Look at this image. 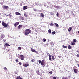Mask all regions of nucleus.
Here are the masks:
<instances>
[{
	"instance_id": "nucleus-11",
	"label": "nucleus",
	"mask_w": 79,
	"mask_h": 79,
	"mask_svg": "<svg viewBox=\"0 0 79 79\" xmlns=\"http://www.w3.org/2000/svg\"><path fill=\"white\" fill-rule=\"evenodd\" d=\"M68 49H71V48H72V46H71L70 45H69L68 47Z\"/></svg>"
},
{
	"instance_id": "nucleus-49",
	"label": "nucleus",
	"mask_w": 79,
	"mask_h": 79,
	"mask_svg": "<svg viewBox=\"0 0 79 79\" xmlns=\"http://www.w3.org/2000/svg\"><path fill=\"white\" fill-rule=\"evenodd\" d=\"M49 60L50 61H51L52 60V58H49Z\"/></svg>"
},
{
	"instance_id": "nucleus-57",
	"label": "nucleus",
	"mask_w": 79,
	"mask_h": 79,
	"mask_svg": "<svg viewBox=\"0 0 79 79\" xmlns=\"http://www.w3.org/2000/svg\"><path fill=\"white\" fill-rule=\"evenodd\" d=\"M1 4L2 5V3H1Z\"/></svg>"
},
{
	"instance_id": "nucleus-26",
	"label": "nucleus",
	"mask_w": 79,
	"mask_h": 79,
	"mask_svg": "<svg viewBox=\"0 0 79 79\" xmlns=\"http://www.w3.org/2000/svg\"><path fill=\"white\" fill-rule=\"evenodd\" d=\"M62 79H68L67 77H62Z\"/></svg>"
},
{
	"instance_id": "nucleus-48",
	"label": "nucleus",
	"mask_w": 79,
	"mask_h": 79,
	"mask_svg": "<svg viewBox=\"0 0 79 79\" xmlns=\"http://www.w3.org/2000/svg\"><path fill=\"white\" fill-rule=\"evenodd\" d=\"M15 74H17V72H16V71L15 72Z\"/></svg>"
},
{
	"instance_id": "nucleus-12",
	"label": "nucleus",
	"mask_w": 79,
	"mask_h": 79,
	"mask_svg": "<svg viewBox=\"0 0 79 79\" xmlns=\"http://www.w3.org/2000/svg\"><path fill=\"white\" fill-rule=\"evenodd\" d=\"M27 9V6H23V10H26V9Z\"/></svg>"
},
{
	"instance_id": "nucleus-50",
	"label": "nucleus",
	"mask_w": 79,
	"mask_h": 79,
	"mask_svg": "<svg viewBox=\"0 0 79 79\" xmlns=\"http://www.w3.org/2000/svg\"><path fill=\"white\" fill-rule=\"evenodd\" d=\"M2 39H3L4 38V37L3 36H2V37H1Z\"/></svg>"
},
{
	"instance_id": "nucleus-4",
	"label": "nucleus",
	"mask_w": 79,
	"mask_h": 79,
	"mask_svg": "<svg viewBox=\"0 0 79 79\" xmlns=\"http://www.w3.org/2000/svg\"><path fill=\"white\" fill-rule=\"evenodd\" d=\"M3 9H8L9 8V7L7 6L4 5L2 7Z\"/></svg>"
},
{
	"instance_id": "nucleus-3",
	"label": "nucleus",
	"mask_w": 79,
	"mask_h": 79,
	"mask_svg": "<svg viewBox=\"0 0 79 79\" xmlns=\"http://www.w3.org/2000/svg\"><path fill=\"white\" fill-rule=\"evenodd\" d=\"M20 57L21 58V60H24V56L23 55H20Z\"/></svg>"
},
{
	"instance_id": "nucleus-41",
	"label": "nucleus",
	"mask_w": 79,
	"mask_h": 79,
	"mask_svg": "<svg viewBox=\"0 0 79 79\" xmlns=\"http://www.w3.org/2000/svg\"><path fill=\"white\" fill-rule=\"evenodd\" d=\"M71 13H72V15H73V16L74 15V13L73 12H71Z\"/></svg>"
},
{
	"instance_id": "nucleus-16",
	"label": "nucleus",
	"mask_w": 79,
	"mask_h": 79,
	"mask_svg": "<svg viewBox=\"0 0 79 79\" xmlns=\"http://www.w3.org/2000/svg\"><path fill=\"white\" fill-rule=\"evenodd\" d=\"M71 45H75V43L73 42H71L70 43Z\"/></svg>"
},
{
	"instance_id": "nucleus-8",
	"label": "nucleus",
	"mask_w": 79,
	"mask_h": 79,
	"mask_svg": "<svg viewBox=\"0 0 79 79\" xmlns=\"http://www.w3.org/2000/svg\"><path fill=\"white\" fill-rule=\"evenodd\" d=\"M73 70L74 71V72L75 73L77 74V69L75 68L73 69Z\"/></svg>"
},
{
	"instance_id": "nucleus-58",
	"label": "nucleus",
	"mask_w": 79,
	"mask_h": 79,
	"mask_svg": "<svg viewBox=\"0 0 79 79\" xmlns=\"http://www.w3.org/2000/svg\"><path fill=\"white\" fill-rule=\"evenodd\" d=\"M40 79H42V78H40Z\"/></svg>"
},
{
	"instance_id": "nucleus-29",
	"label": "nucleus",
	"mask_w": 79,
	"mask_h": 79,
	"mask_svg": "<svg viewBox=\"0 0 79 79\" xmlns=\"http://www.w3.org/2000/svg\"><path fill=\"white\" fill-rule=\"evenodd\" d=\"M50 26H54V24L53 23H51L50 24Z\"/></svg>"
},
{
	"instance_id": "nucleus-19",
	"label": "nucleus",
	"mask_w": 79,
	"mask_h": 79,
	"mask_svg": "<svg viewBox=\"0 0 79 79\" xmlns=\"http://www.w3.org/2000/svg\"><path fill=\"white\" fill-rule=\"evenodd\" d=\"M41 17H42V18H44V15L42 13H41Z\"/></svg>"
},
{
	"instance_id": "nucleus-54",
	"label": "nucleus",
	"mask_w": 79,
	"mask_h": 79,
	"mask_svg": "<svg viewBox=\"0 0 79 79\" xmlns=\"http://www.w3.org/2000/svg\"><path fill=\"white\" fill-rule=\"evenodd\" d=\"M20 79H23V78H20Z\"/></svg>"
},
{
	"instance_id": "nucleus-56",
	"label": "nucleus",
	"mask_w": 79,
	"mask_h": 79,
	"mask_svg": "<svg viewBox=\"0 0 79 79\" xmlns=\"http://www.w3.org/2000/svg\"><path fill=\"white\" fill-rule=\"evenodd\" d=\"M1 23V21H0V24Z\"/></svg>"
},
{
	"instance_id": "nucleus-38",
	"label": "nucleus",
	"mask_w": 79,
	"mask_h": 79,
	"mask_svg": "<svg viewBox=\"0 0 79 79\" xmlns=\"http://www.w3.org/2000/svg\"><path fill=\"white\" fill-rule=\"evenodd\" d=\"M56 15H57V17H58L59 14L58 12L57 13Z\"/></svg>"
},
{
	"instance_id": "nucleus-23",
	"label": "nucleus",
	"mask_w": 79,
	"mask_h": 79,
	"mask_svg": "<svg viewBox=\"0 0 79 79\" xmlns=\"http://www.w3.org/2000/svg\"><path fill=\"white\" fill-rule=\"evenodd\" d=\"M73 42H77V41L75 39H74L73 40Z\"/></svg>"
},
{
	"instance_id": "nucleus-20",
	"label": "nucleus",
	"mask_w": 79,
	"mask_h": 79,
	"mask_svg": "<svg viewBox=\"0 0 79 79\" xmlns=\"http://www.w3.org/2000/svg\"><path fill=\"white\" fill-rule=\"evenodd\" d=\"M62 47L63 48H66L67 47V46H64V45H63L62 46Z\"/></svg>"
},
{
	"instance_id": "nucleus-34",
	"label": "nucleus",
	"mask_w": 79,
	"mask_h": 79,
	"mask_svg": "<svg viewBox=\"0 0 79 79\" xmlns=\"http://www.w3.org/2000/svg\"><path fill=\"white\" fill-rule=\"evenodd\" d=\"M34 59H32L31 60V62H34Z\"/></svg>"
},
{
	"instance_id": "nucleus-15",
	"label": "nucleus",
	"mask_w": 79,
	"mask_h": 79,
	"mask_svg": "<svg viewBox=\"0 0 79 79\" xmlns=\"http://www.w3.org/2000/svg\"><path fill=\"white\" fill-rule=\"evenodd\" d=\"M8 16L9 17V18H13V16H12V15H11L9 14H8Z\"/></svg>"
},
{
	"instance_id": "nucleus-25",
	"label": "nucleus",
	"mask_w": 79,
	"mask_h": 79,
	"mask_svg": "<svg viewBox=\"0 0 79 79\" xmlns=\"http://www.w3.org/2000/svg\"><path fill=\"white\" fill-rule=\"evenodd\" d=\"M20 79V76H17L16 79Z\"/></svg>"
},
{
	"instance_id": "nucleus-28",
	"label": "nucleus",
	"mask_w": 79,
	"mask_h": 79,
	"mask_svg": "<svg viewBox=\"0 0 79 79\" xmlns=\"http://www.w3.org/2000/svg\"><path fill=\"white\" fill-rule=\"evenodd\" d=\"M4 69L5 70V71H7V68L6 67H4Z\"/></svg>"
},
{
	"instance_id": "nucleus-13",
	"label": "nucleus",
	"mask_w": 79,
	"mask_h": 79,
	"mask_svg": "<svg viewBox=\"0 0 79 79\" xmlns=\"http://www.w3.org/2000/svg\"><path fill=\"white\" fill-rule=\"evenodd\" d=\"M20 19H22V20H24V17L21 16H20Z\"/></svg>"
},
{
	"instance_id": "nucleus-60",
	"label": "nucleus",
	"mask_w": 79,
	"mask_h": 79,
	"mask_svg": "<svg viewBox=\"0 0 79 79\" xmlns=\"http://www.w3.org/2000/svg\"><path fill=\"white\" fill-rule=\"evenodd\" d=\"M47 44L48 45V44Z\"/></svg>"
},
{
	"instance_id": "nucleus-37",
	"label": "nucleus",
	"mask_w": 79,
	"mask_h": 79,
	"mask_svg": "<svg viewBox=\"0 0 79 79\" xmlns=\"http://www.w3.org/2000/svg\"><path fill=\"white\" fill-rule=\"evenodd\" d=\"M49 74H52L53 73L52 72V71H50L49 72Z\"/></svg>"
},
{
	"instance_id": "nucleus-55",
	"label": "nucleus",
	"mask_w": 79,
	"mask_h": 79,
	"mask_svg": "<svg viewBox=\"0 0 79 79\" xmlns=\"http://www.w3.org/2000/svg\"><path fill=\"white\" fill-rule=\"evenodd\" d=\"M78 33L79 34V31H78Z\"/></svg>"
},
{
	"instance_id": "nucleus-30",
	"label": "nucleus",
	"mask_w": 79,
	"mask_h": 79,
	"mask_svg": "<svg viewBox=\"0 0 79 79\" xmlns=\"http://www.w3.org/2000/svg\"><path fill=\"white\" fill-rule=\"evenodd\" d=\"M46 40H46V39L44 38L43 39V41L44 42H46Z\"/></svg>"
},
{
	"instance_id": "nucleus-46",
	"label": "nucleus",
	"mask_w": 79,
	"mask_h": 79,
	"mask_svg": "<svg viewBox=\"0 0 79 79\" xmlns=\"http://www.w3.org/2000/svg\"><path fill=\"white\" fill-rule=\"evenodd\" d=\"M53 79H56V77H53Z\"/></svg>"
},
{
	"instance_id": "nucleus-53",
	"label": "nucleus",
	"mask_w": 79,
	"mask_h": 79,
	"mask_svg": "<svg viewBox=\"0 0 79 79\" xmlns=\"http://www.w3.org/2000/svg\"><path fill=\"white\" fill-rule=\"evenodd\" d=\"M52 7H53V6H54L53 5H52Z\"/></svg>"
},
{
	"instance_id": "nucleus-43",
	"label": "nucleus",
	"mask_w": 79,
	"mask_h": 79,
	"mask_svg": "<svg viewBox=\"0 0 79 79\" xmlns=\"http://www.w3.org/2000/svg\"><path fill=\"white\" fill-rule=\"evenodd\" d=\"M49 58H52L51 57V55L50 54L49 55Z\"/></svg>"
},
{
	"instance_id": "nucleus-27",
	"label": "nucleus",
	"mask_w": 79,
	"mask_h": 79,
	"mask_svg": "<svg viewBox=\"0 0 79 79\" xmlns=\"http://www.w3.org/2000/svg\"><path fill=\"white\" fill-rule=\"evenodd\" d=\"M55 33H56V32L55 31H54L51 33L52 34H53V35L55 34Z\"/></svg>"
},
{
	"instance_id": "nucleus-6",
	"label": "nucleus",
	"mask_w": 79,
	"mask_h": 79,
	"mask_svg": "<svg viewBox=\"0 0 79 79\" xmlns=\"http://www.w3.org/2000/svg\"><path fill=\"white\" fill-rule=\"evenodd\" d=\"M29 65V64H26V63H24L23 64V66L24 67H27V66H28Z\"/></svg>"
},
{
	"instance_id": "nucleus-10",
	"label": "nucleus",
	"mask_w": 79,
	"mask_h": 79,
	"mask_svg": "<svg viewBox=\"0 0 79 79\" xmlns=\"http://www.w3.org/2000/svg\"><path fill=\"white\" fill-rule=\"evenodd\" d=\"M15 15H21V13L18 12H16L15 13Z\"/></svg>"
},
{
	"instance_id": "nucleus-47",
	"label": "nucleus",
	"mask_w": 79,
	"mask_h": 79,
	"mask_svg": "<svg viewBox=\"0 0 79 79\" xmlns=\"http://www.w3.org/2000/svg\"><path fill=\"white\" fill-rule=\"evenodd\" d=\"M34 53H37V52L36 51H35H35L34 52Z\"/></svg>"
},
{
	"instance_id": "nucleus-45",
	"label": "nucleus",
	"mask_w": 79,
	"mask_h": 79,
	"mask_svg": "<svg viewBox=\"0 0 79 79\" xmlns=\"http://www.w3.org/2000/svg\"><path fill=\"white\" fill-rule=\"evenodd\" d=\"M15 61H16V62H18V59H16V60H15Z\"/></svg>"
},
{
	"instance_id": "nucleus-35",
	"label": "nucleus",
	"mask_w": 79,
	"mask_h": 79,
	"mask_svg": "<svg viewBox=\"0 0 79 79\" xmlns=\"http://www.w3.org/2000/svg\"><path fill=\"white\" fill-rule=\"evenodd\" d=\"M24 16L25 17H27V15L25 13L24 14Z\"/></svg>"
},
{
	"instance_id": "nucleus-59",
	"label": "nucleus",
	"mask_w": 79,
	"mask_h": 79,
	"mask_svg": "<svg viewBox=\"0 0 79 79\" xmlns=\"http://www.w3.org/2000/svg\"><path fill=\"white\" fill-rule=\"evenodd\" d=\"M77 52H78V51H77Z\"/></svg>"
},
{
	"instance_id": "nucleus-5",
	"label": "nucleus",
	"mask_w": 79,
	"mask_h": 79,
	"mask_svg": "<svg viewBox=\"0 0 79 79\" xmlns=\"http://www.w3.org/2000/svg\"><path fill=\"white\" fill-rule=\"evenodd\" d=\"M19 24V22H17L14 24V26H15V27H16V26H18Z\"/></svg>"
},
{
	"instance_id": "nucleus-42",
	"label": "nucleus",
	"mask_w": 79,
	"mask_h": 79,
	"mask_svg": "<svg viewBox=\"0 0 79 79\" xmlns=\"http://www.w3.org/2000/svg\"><path fill=\"white\" fill-rule=\"evenodd\" d=\"M46 53L47 54V55L48 56V55H49V53H48V52H47Z\"/></svg>"
},
{
	"instance_id": "nucleus-7",
	"label": "nucleus",
	"mask_w": 79,
	"mask_h": 79,
	"mask_svg": "<svg viewBox=\"0 0 79 79\" xmlns=\"http://www.w3.org/2000/svg\"><path fill=\"white\" fill-rule=\"evenodd\" d=\"M41 64L42 65V66H43V65H44V64H45V63H44V60H42Z\"/></svg>"
},
{
	"instance_id": "nucleus-2",
	"label": "nucleus",
	"mask_w": 79,
	"mask_h": 79,
	"mask_svg": "<svg viewBox=\"0 0 79 79\" xmlns=\"http://www.w3.org/2000/svg\"><path fill=\"white\" fill-rule=\"evenodd\" d=\"M2 25L4 27H8L9 26L8 24H6L4 21H2Z\"/></svg>"
},
{
	"instance_id": "nucleus-36",
	"label": "nucleus",
	"mask_w": 79,
	"mask_h": 79,
	"mask_svg": "<svg viewBox=\"0 0 79 79\" xmlns=\"http://www.w3.org/2000/svg\"><path fill=\"white\" fill-rule=\"evenodd\" d=\"M36 73H37V74H38V75H39V71H37L36 72Z\"/></svg>"
},
{
	"instance_id": "nucleus-14",
	"label": "nucleus",
	"mask_w": 79,
	"mask_h": 79,
	"mask_svg": "<svg viewBox=\"0 0 79 79\" xmlns=\"http://www.w3.org/2000/svg\"><path fill=\"white\" fill-rule=\"evenodd\" d=\"M22 25H19L18 26V28L19 29H21V27H22Z\"/></svg>"
},
{
	"instance_id": "nucleus-39",
	"label": "nucleus",
	"mask_w": 79,
	"mask_h": 79,
	"mask_svg": "<svg viewBox=\"0 0 79 79\" xmlns=\"http://www.w3.org/2000/svg\"><path fill=\"white\" fill-rule=\"evenodd\" d=\"M21 62H19V65H21Z\"/></svg>"
},
{
	"instance_id": "nucleus-21",
	"label": "nucleus",
	"mask_w": 79,
	"mask_h": 79,
	"mask_svg": "<svg viewBox=\"0 0 79 79\" xmlns=\"http://www.w3.org/2000/svg\"><path fill=\"white\" fill-rule=\"evenodd\" d=\"M18 49H19V50H21V47H18Z\"/></svg>"
},
{
	"instance_id": "nucleus-61",
	"label": "nucleus",
	"mask_w": 79,
	"mask_h": 79,
	"mask_svg": "<svg viewBox=\"0 0 79 79\" xmlns=\"http://www.w3.org/2000/svg\"><path fill=\"white\" fill-rule=\"evenodd\" d=\"M10 14H11V13H10Z\"/></svg>"
},
{
	"instance_id": "nucleus-51",
	"label": "nucleus",
	"mask_w": 79,
	"mask_h": 79,
	"mask_svg": "<svg viewBox=\"0 0 79 79\" xmlns=\"http://www.w3.org/2000/svg\"><path fill=\"white\" fill-rule=\"evenodd\" d=\"M58 57L59 58H61V56H58Z\"/></svg>"
},
{
	"instance_id": "nucleus-52",
	"label": "nucleus",
	"mask_w": 79,
	"mask_h": 79,
	"mask_svg": "<svg viewBox=\"0 0 79 79\" xmlns=\"http://www.w3.org/2000/svg\"><path fill=\"white\" fill-rule=\"evenodd\" d=\"M6 50H7V51H9V50H10V49H7Z\"/></svg>"
},
{
	"instance_id": "nucleus-44",
	"label": "nucleus",
	"mask_w": 79,
	"mask_h": 79,
	"mask_svg": "<svg viewBox=\"0 0 79 79\" xmlns=\"http://www.w3.org/2000/svg\"><path fill=\"white\" fill-rule=\"evenodd\" d=\"M76 56L77 57H79V54H77Z\"/></svg>"
},
{
	"instance_id": "nucleus-24",
	"label": "nucleus",
	"mask_w": 79,
	"mask_h": 79,
	"mask_svg": "<svg viewBox=\"0 0 79 79\" xmlns=\"http://www.w3.org/2000/svg\"><path fill=\"white\" fill-rule=\"evenodd\" d=\"M54 8H58V6L56 5L54 6Z\"/></svg>"
},
{
	"instance_id": "nucleus-32",
	"label": "nucleus",
	"mask_w": 79,
	"mask_h": 79,
	"mask_svg": "<svg viewBox=\"0 0 79 79\" xmlns=\"http://www.w3.org/2000/svg\"><path fill=\"white\" fill-rule=\"evenodd\" d=\"M38 61H39V64H40V63H41V60H38Z\"/></svg>"
},
{
	"instance_id": "nucleus-17",
	"label": "nucleus",
	"mask_w": 79,
	"mask_h": 79,
	"mask_svg": "<svg viewBox=\"0 0 79 79\" xmlns=\"http://www.w3.org/2000/svg\"><path fill=\"white\" fill-rule=\"evenodd\" d=\"M71 29H72V27H70L68 30V31H69V32H70V31H71Z\"/></svg>"
},
{
	"instance_id": "nucleus-40",
	"label": "nucleus",
	"mask_w": 79,
	"mask_h": 79,
	"mask_svg": "<svg viewBox=\"0 0 79 79\" xmlns=\"http://www.w3.org/2000/svg\"><path fill=\"white\" fill-rule=\"evenodd\" d=\"M34 11H37V10L36 9H34Z\"/></svg>"
},
{
	"instance_id": "nucleus-18",
	"label": "nucleus",
	"mask_w": 79,
	"mask_h": 79,
	"mask_svg": "<svg viewBox=\"0 0 79 79\" xmlns=\"http://www.w3.org/2000/svg\"><path fill=\"white\" fill-rule=\"evenodd\" d=\"M54 24H55V26H56V27H59V25H58V24H57V23H55Z\"/></svg>"
},
{
	"instance_id": "nucleus-1",
	"label": "nucleus",
	"mask_w": 79,
	"mask_h": 79,
	"mask_svg": "<svg viewBox=\"0 0 79 79\" xmlns=\"http://www.w3.org/2000/svg\"><path fill=\"white\" fill-rule=\"evenodd\" d=\"M31 30L29 29H26L25 31V32L24 33V34L25 35H28L31 33Z\"/></svg>"
},
{
	"instance_id": "nucleus-22",
	"label": "nucleus",
	"mask_w": 79,
	"mask_h": 79,
	"mask_svg": "<svg viewBox=\"0 0 79 79\" xmlns=\"http://www.w3.org/2000/svg\"><path fill=\"white\" fill-rule=\"evenodd\" d=\"M31 50L32 51V52H34V51H35V49H34L31 48Z\"/></svg>"
},
{
	"instance_id": "nucleus-9",
	"label": "nucleus",
	"mask_w": 79,
	"mask_h": 79,
	"mask_svg": "<svg viewBox=\"0 0 79 79\" xmlns=\"http://www.w3.org/2000/svg\"><path fill=\"white\" fill-rule=\"evenodd\" d=\"M4 47H8V46H10V45L8 44L5 43V45H4Z\"/></svg>"
},
{
	"instance_id": "nucleus-33",
	"label": "nucleus",
	"mask_w": 79,
	"mask_h": 79,
	"mask_svg": "<svg viewBox=\"0 0 79 79\" xmlns=\"http://www.w3.org/2000/svg\"><path fill=\"white\" fill-rule=\"evenodd\" d=\"M52 60H55V57L53 56H52Z\"/></svg>"
},
{
	"instance_id": "nucleus-31",
	"label": "nucleus",
	"mask_w": 79,
	"mask_h": 79,
	"mask_svg": "<svg viewBox=\"0 0 79 79\" xmlns=\"http://www.w3.org/2000/svg\"><path fill=\"white\" fill-rule=\"evenodd\" d=\"M51 29H49L48 30V32L49 33H51Z\"/></svg>"
}]
</instances>
